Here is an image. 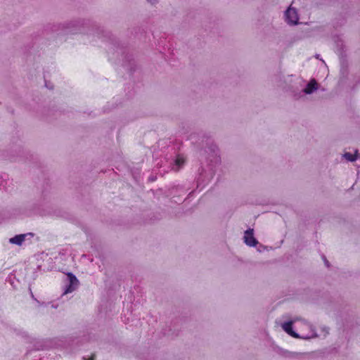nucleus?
I'll list each match as a JSON object with an SVG mask.
<instances>
[{
    "mask_svg": "<svg viewBox=\"0 0 360 360\" xmlns=\"http://www.w3.org/2000/svg\"><path fill=\"white\" fill-rule=\"evenodd\" d=\"M206 152H209L210 153V157L207 158L210 165H216L220 163L221 158L219 155V148L217 145L214 143L210 144Z\"/></svg>",
    "mask_w": 360,
    "mask_h": 360,
    "instance_id": "423d86ee",
    "label": "nucleus"
},
{
    "mask_svg": "<svg viewBox=\"0 0 360 360\" xmlns=\"http://www.w3.org/2000/svg\"><path fill=\"white\" fill-rule=\"evenodd\" d=\"M285 16L288 24L297 25L298 23L299 18L295 8H288L285 12Z\"/></svg>",
    "mask_w": 360,
    "mask_h": 360,
    "instance_id": "6e6552de",
    "label": "nucleus"
},
{
    "mask_svg": "<svg viewBox=\"0 0 360 360\" xmlns=\"http://www.w3.org/2000/svg\"><path fill=\"white\" fill-rule=\"evenodd\" d=\"M304 324H306L311 328V335H306V336L300 335L298 333H297L296 332H295L293 330L292 321H285L283 324L282 327H283V329L285 330V332H286L288 335H290V336L295 338H302V339L307 340V339H310L311 338L317 337L315 330L313 328L312 326L309 325L306 321H304Z\"/></svg>",
    "mask_w": 360,
    "mask_h": 360,
    "instance_id": "7ed1b4c3",
    "label": "nucleus"
},
{
    "mask_svg": "<svg viewBox=\"0 0 360 360\" xmlns=\"http://www.w3.org/2000/svg\"><path fill=\"white\" fill-rule=\"evenodd\" d=\"M278 352L281 355H282L283 356L287 357V358H292V357H295L297 355L295 353H292V352H290L289 351L284 350V349H283L281 348L278 349Z\"/></svg>",
    "mask_w": 360,
    "mask_h": 360,
    "instance_id": "2eb2a0df",
    "label": "nucleus"
},
{
    "mask_svg": "<svg viewBox=\"0 0 360 360\" xmlns=\"http://www.w3.org/2000/svg\"><path fill=\"white\" fill-rule=\"evenodd\" d=\"M179 146L169 141V144L163 147L162 158L160 167H165L168 169L179 171L184 165L185 158L179 154Z\"/></svg>",
    "mask_w": 360,
    "mask_h": 360,
    "instance_id": "f03ea898",
    "label": "nucleus"
},
{
    "mask_svg": "<svg viewBox=\"0 0 360 360\" xmlns=\"http://www.w3.org/2000/svg\"><path fill=\"white\" fill-rule=\"evenodd\" d=\"M335 43L337 53L340 56H343L345 52L343 41L339 37H337L335 39Z\"/></svg>",
    "mask_w": 360,
    "mask_h": 360,
    "instance_id": "f8f14e48",
    "label": "nucleus"
},
{
    "mask_svg": "<svg viewBox=\"0 0 360 360\" xmlns=\"http://www.w3.org/2000/svg\"><path fill=\"white\" fill-rule=\"evenodd\" d=\"M318 86L319 84L314 79H311L303 89V92L305 94H311L318 89Z\"/></svg>",
    "mask_w": 360,
    "mask_h": 360,
    "instance_id": "9b49d317",
    "label": "nucleus"
},
{
    "mask_svg": "<svg viewBox=\"0 0 360 360\" xmlns=\"http://www.w3.org/2000/svg\"><path fill=\"white\" fill-rule=\"evenodd\" d=\"M46 86L47 88H49V89H53V86H51V84H49V85H48L46 83Z\"/></svg>",
    "mask_w": 360,
    "mask_h": 360,
    "instance_id": "4be33fe9",
    "label": "nucleus"
},
{
    "mask_svg": "<svg viewBox=\"0 0 360 360\" xmlns=\"http://www.w3.org/2000/svg\"><path fill=\"white\" fill-rule=\"evenodd\" d=\"M174 201L175 202H176V203L178 202V200H174Z\"/></svg>",
    "mask_w": 360,
    "mask_h": 360,
    "instance_id": "393cba45",
    "label": "nucleus"
},
{
    "mask_svg": "<svg viewBox=\"0 0 360 360\" xmlns=\"http://www.w3.org/2000/svg\"><path fill=\"white\" fill-rule=\"evenodd\" d=\"M26 234H19L16 235L14 237L10 238L9 241L12 244H15L18 245H20L22 242L25 240Z\"/></svg>",
    "mask_w": 360,
    "mask_h": 360,
    "instance_id": "4468645a",
    "label": "nucleus"
},
{
    "mask_svg": "<svg viewBox=\"0 0 360 360\" xmlns=\"http://www.w3.org/2000/svg\"><path fill=\"white\" fill-rule=\"evenodd\" d=\"M46 86L47 88H49V89H53V86H51V84H49V85H48L46 83Z\"/></svg>",
    "mask_w": 360,
    "mask_h": 360,
    "instance_id": "412c9836",
    "label": "nucleus"
},
{
    "mask_svg": "<svg viewBox=\"0 0 360 360\" xmlns=\"http://www.w3.org/2000/svg\"><path fill=\"white\" fill-rule=\"evenodd\" d=\"M148 2L150 3L151 4H155L157 3V0H147Z\"/></svg>",
    "mask_w": 360,
    "mask_h": 360,
    "instance_id": "6ab92c4d",
    "label": "nucleus"
},
{
    "mask_svg": "<svg viewBox=\"0 0 360 360\" xmlns=\"http://www.w3.org/2000/svg\"><path fill=\"white\" fill-rule=\"evenodd\" d=\"M189 188H186L185 186H174L169 189V194L173 198L184 197Z\"/></svg>",
    "mask_w": 360,
    "mask_h": 360,
    "instance_id": "9d476101",
    "label": "nucleus"
},
{
    "mask_svg": "<svg viewBox=\"0 0 360 360\" xmlns=\"http://www.w3.org/2000/svg\"><path fill=\"white\" fill-rule=\"evenodd\" d=\"M79 285V281L75 274L69 272L66 274L65 285L63 287V295L75 291Z\"/></svg>",
    "mask_w": 360,
    "mask_h": 360,
    "instance_id": "20e7f679",
    "label": "nucleus"
},
{
    "mask_svg": "<svg viewBox=\"0 0 360 360\" xmlns=\"http://www.w3.org/2000/svg\"><path fill=\"white\" fill-rule=\"evenodd\" d=\"M89 360H95V355L93 354L89 359Z\"/></svg>",
    "mask_w": 360,
    "mask_h": 360,
    "instance_id": "aec40b11",
    "label": "nucleus"
},
{
    "mask_svg": "<svg viewBox=\"0 0 360 360\" xmlns=\"http://www.w3.org/2000/svg\"><path fill=\"white\" fill-rule=\"evenodd\" d=\"M212 173L208 175L206 174V171L203 167H200L198 169V176L196 179L197 188L204 187L205 185L210 181Z\"/></svg>",
    "mask_w": 360,
    "mask_h": 360,
    "instance_id": "0eeeda50",
    "label": "nucleus"
},
{
    "mask_svg": "<svg viewBox=\"0 0 360 360\" xmlns=\"http://www.w3.org/2000/svg\"><path fill=\"white\" fill-rule=\"evenodd\" d=\"M356 153L357 151H356L355 154H352L351 153H345L343 155V157L349 162H354L357 159Z\"/></svg>",
    "mask_w": 360,
    "mask_h": 360,
    "instance_id": "dca6fc26",
    "label": "nucleus"
},
{
    "mask_svg": "<svg viewBox=\"0 0 360 360\" xmlns=\"http://www.w3.org/2000/svg\"><path fill=\"white\" fill-rule=\"evenodd\" d=\"M244 243L250 247H255L258 244V240L254 236V230L248 229L245 231Z\"/></svg>",
    "mask_w": 360,
    "mask_h": 360,
    "instance_id": "1a4fd4ad",
    "label": "nucleus"
},
{
    "mask_svg": "<svg viewBox=\"0 0 360 360\" xmlns=\"http://www.w3.org/2000/svg\"><path fill=\"white\" fill-rule=\"evenodd\" d=\"M37 269H39V270H40V269H41V266H40V265H39V266H37Z\"/></svg>",
    "mask_w": 360,
    "mask_h": 360,
    "instance_id": "5701e85b",
    "label": "nucleus"
},
{
    "mask_svg": "<svg viewBox=\"0 0 360 360\" xmlns=\"http://www.w3.org/2000/svg\"><path fill=\"white\" fill-rule=\"evenodd\" d=\"M40 214L39 205L37 203H29L19 208V214L31 217Z\"/></svg>",
    "mask_w": 360,
    "mask_h": 360,
    "instance_id": "39448f33",
    "label": "nucleus"
},
{
    "mask_svg": "<svg viewBox=\"0 0 360 360\" xmlns=\"http://www.w3.org/2000/svg\"><path fill=\"white\" fill-rule=\"evenodd\" d=\"M148 180H149L150 181H155V180H156V176H150L149 177Z\"/></svg>",
    "mask_w": 360,
    "mask_h": 360,
    "instance_id": "a211bd4d",
    "label": "nucleus"
},
{
    "mask_svg": "<svg viewBox=\"0 0 360 360\" xmlns=\"http://www.w3.org/2000/svg\"><path fill=\"white\" fill-rule=\"evenodd\" d=\"M322 259H323V260L324 262L325 265L328 268L330 267V264L329 262L328 261V259H326V257L324 255H322Z\"/></svg>",
    "mask_w": 360,
    "mask_h": 360,
    "instance_id": "f3484780",
    "label": "nucleus"
},
{
    "mask_svg": "<svg viewBox=\"0 0 360 360\" xmlns=\"http://www.w3.org/2000/svg\"><path fill=\"white\" fill-rule=\"evenodd\" d=\"M94 29L93 34L103 38L108 42V55L110 60L121 63L130 74L135 71L136 63L132 54L127 46L122 44L110 32L98 27L89 20L79 19L64 23H47L42 32L43 37L53 39L65 34H75L84 32L86 27Z\"/></svg>",
    "mask_w": 360,
    "mask_h": 360,
    "instance_id": "f257e3e1",
    "label": "nucleus"
},
{
    "mask_svg": "<svg viewBox=\"0 0 360 360\" xmlns=\"http://www.w3.org/2000/svg\"><path fill=\"white\" fill-rule=\"evenodd\" d=\"M193 193V191H191V192H190V193H189V194H188V195H191Z\"/></svg>",
    "mask_w": 360,
    "mask_h": 360,
    "instance_id": "b1692460",
    "label": "nucleus"
},
{
    "mask_svg": "<svg viewBox=\"0 0 360 360\" xmlns=\"http://www.w3.org/2000/svg\"><path fill=\"white\" fill-rule=\"evenodd\" d=\"M8 174L4 173L0 174V187L1 188L4 189L6 191H8Z\"/></svg>",
    "mask_w": 360,
    "mask_h": 360,
    "instance_id": "ddd939ff",
    "label": "nucleus"
}]
</instances>
